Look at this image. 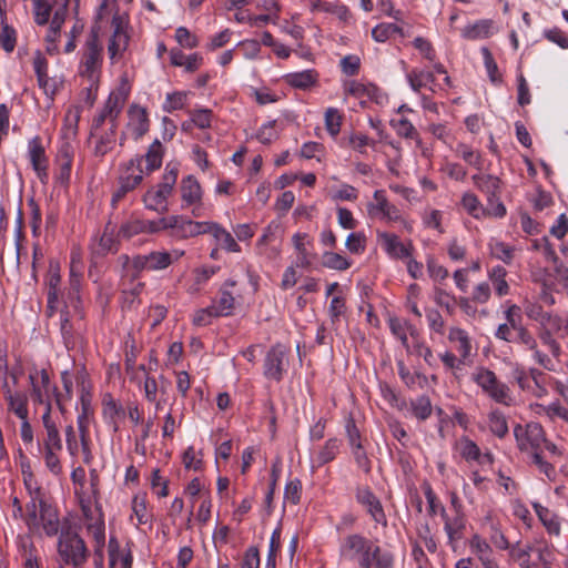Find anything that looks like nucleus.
<instances>
[{"label": "nucleus", "mask_w": 568, "mask_h": 568, "mask_svg": "<svg viewBox=\"0 0 568 568\" xmlns=\"http://www.w3.org/2000/svg\"><path fill=\"white\" fill-rule=\"evenodd\" d=\"M142 156L131 159L122 169L119 185L112 195V204L120 202L129 192L136 189L143 181Z\"/></svg>", "instance_id": "obj_6"}, {"label": "nucleus", "mask_w": 568, "mask_h": 568, "mask_svg": "<svg viewBox=\"0 0 568 568\" xmlns=\"http://www.w3.org/2000/svg\"><path fill=\"white\" fill-rule=\"evenodd\" d=\"M373 540L362 534L346 535L339 545V557L346 561L355 562L361 568V562L366 557Z\"/></svg>", "instance_id": "obj_8"}, {"label": "nucleus", "mask_w": 568, "mask_h": 568, "mask_svg": "<svg viewBox=\"0 0 568 568\" xmlns=\"http://www.w3.org/2000/svg\"><path fill=\"white\" fill-rule=\"evenodd\" d=\"M38 520L48 537H54L61 534L62 529L70 528L69 525L61 526L58 510L50 504L42 506Z\"/></svg>", "instance_id": "obj_16"}, {"label": "nucleus", "mask_w": 568, "mask_h": 568, "mask_svg": "<svg viewBox=\"0 0 568 568\" xmlns=\"http://www.w3.org/2000/svg\"><path fill=\"white\" fill-rule=\"evenodd\" d=\"M9 407L20 419L28 418L27 396L22 393L8 394Z\"/></svg>", "instance_id": "obj_41"}, {"label": "nucleus", "mask_w": 568, "mask_h": 568, "mask_svg": "<svg viewBox=\"0 0 568 568\" xmlns=\"http://www.w3.org/2000/svg\"><path fill=\"white\" fill-rule=\"evenodd\" d=\"M209 233L212 234L225 251L231 253L241 252V246L237 244L233 235L220 224L212 222Z\"/></svg>", "instance_id": "obj_25"}, {"label": "nucleus", "mask_w": 568, "mask_h": 568, "mask_svg": "<svg viewBox=\"0 0 568 568\" xmlns=\"http://www.w3.org/2000/svg\"><path fill=\"white\" fill-rule=\"evenodd\" d=\"M34 21L39 26L48 23L51 14V6L45 0H33Z\"/></svg>", "instance_id": "obj_58"}, {"label": "nucleus", "mask_w": 568, "mask_h": 568, "mask_svg": "<svg viewBox=\"0 0 568 568\" xmlns=\"http://www.w3.org/2000/svg\"><path fill=\"white\" fill-rule=\"evenodd\" d=\"M448 341L456 344V351L463 361H466L471 353V342L468 333L459 327H452L448 333Z\"/></svg>", "instance_id": "obj_26"}, {"label": "nucleus", "mask_w": 568, "mask_h": 568, "mask_svg": "<svg viewBox=\"0 0 568 568\" xmlns=\"http://www.w3.org/2000/svg\"><path fill=\"white\" fill-rule=\"evenodd\" d=\"M462 204L464 209L476 219L479 217L480 213L484 212L478 197L474 193H465L462 197Z\"/></svg>", "instance_id": "obj_57"}, {"label": "nucleus", "mask_w": 568, "mask_h": 568, "mask_svg": "<svg viewBox=\"0 0 568 568\" xmlns=\"http://www.w3.org/2000/svg\"><path fill=\"white\" fill-rule=\"evenodd\" d=\"M374 201L368 203L367 212L372 217H377L389 206V202L384 190H376L374 192Z\"/></svg>", "instance_id": "obj_46"}, {"label": "nucleus", "mask_w": 568, "mask_h": 568, "mask_svg": "<svg viewBox=\"0 0 568 568\" xmlns=\"http://www.w3.org/2000/svg\"><path fill=\"white\" fill-rule=\"evenodd\" d=\"M235 298L232 293L221 288L219 297L211 305L215 308V316H227L234 308Z\"/></svg>", "instance_id": "obj_30"}, {"label": "nucleus", "mask_w": 568, "mask_h": 568, "mask_svg": "<svg viewBox=\"0 0 568 568\" xmlns=\"http://www.w3.org/2000/svg\"><path fill=\"white\" fill-rule=\"evenodd\" d=\"M490 281L494 284V288L499 296L507 295L509 292V285L506 282L505 277L507 275V271L503 266H495L488 273Z\"/></svg>", "instance_id": "obj_36"}, {"label": "nucleus", "mask_w": 568, "mask_h": 568, "mask_svg": "<svg viewBox=\"0 0 568 568\" xmlns=\"http://www.w3.org/2000/svg\"><path fill=\"white\" fill-rule=\"evenodd\" d=\"M285 82L292 88L307 90L317 83L318 74L314 70H304L285 75Z\"/></svg>", "instance_id": "obj_24"}, {"label": "nucleus", "mask_w": 568, "mask_h": 568, "mask_svg": "<svg viewBox=\"0 0 568 568\" xmlns=\"http://www.w3.org/2000/svg\"><path fill=\"white\" fill-rule=\"evenodd\" d=\"M43 505H48L44 493L40 487H36L30 495V501L26 505L27 513L24 514L23 521L30 530L39 527V514Z\"/></svg>", "instance_id": "obj_17"}, {"label": "nucleus", "mask_w": 568, "mask_h": 568, "mask_svg": "<svg viewBox=\"0 0 568 568\" xmlns=\"http://www.w3.org/2000/svg\"><path fill=\"white\" fill-rule=\"evenodd\" d=\"M458 153L462 156V159L465 162H467L469 165H471L476 169H481L483 161H481V156L478 152H475L467 145L463 144V145H459Z\"/></svg>", "instance_id": "obj_64"}, {"label": "nucleus", "mask_w": 568, "mask_h": 568, "mask_svg": "<svg viewBox=\"0 0 568 568\" xmlns=\"http://www.w3.org/2000/svg\"><path fill=\"white\" fill-rule=\"evenodd\" d=\"M484 59V64L487 70L488 77L493 83H500L501 75L498 72L497 63L488 48L483 47L480 50Z\"/></svg>", "instance_id": "obj_49"}, {"label": "nucleus", "mask_w": 568, "mask_h": 568, "mask_svg": "<svg viewBox=\"0 0 568 568\" xmlns=\"http://www.w3.org/2000/svg\"><path fill=\"white\" fill-rule=\"evenodd\" d=\"M178 179V164L169 163L163 174L162 181L158 184L156 190L148 191L143 196L146 209L154 210L159 213L168 211L166 200L172 194L173 187Z\"/></svg>", "instance_id": "obj_2"}, {"label": "nucleus", "mask_w": 568, "mask_h": 568, "mask_svg": "<svg viewBox=\"0 0 568 568\" xmlns=\"http://www.w3.org/2000/svg\"><path fill=\"white\" fill-rule=\"evenodd\" d=\"M176 224L178 216L175 215L152 221L132 216L121 225L118 235L129 240L139 234H153L162 230L173 229Z\"/></svg>", "instance_id": "obj_3"}, {"label": "nucleus", "mask_w": 568, "mask_h": 568, "mask_svg": "<svg viewBox=\"0 0 568 568\" xmlns=\"http://www.w3.org/2000/svg\"><path fill=\"white\" fill-rule=\"evenodd\" d=\"M57 448H44V462L47 468L54 475L62 473V466L57 455Z\"/></svg>", "instance_id": "obj_62"}, {"label": "nucleus", "mask_w": 568, "mask_h": 568, "mask_svg": "<svg viewBox=\"0 0 568 568\" xmlns=\"http://www.w3.org/2000/svg\"><path fill=\"white\" fill-rule=\"evenodd\" d=\"M346 436L351 448L362 447L361 433L356 426L354 418L349 417L345 425Z\"/></svg>", "instance_id": "obj_61"}, {"label": "nucleus", "mask_w": 568, "mask_h": 568, "mask_svg": "<svg viewBox=\"0 0 568 568\" xmlns=\"http://www.w3.org/2000/svg\"><path fill=\"white\" fill-rule=\"evenodd\" d=\"M473 182L476 187L486 194L487 201L494 203L497 196L500 194L501 181L499 178L491 174H475L473 175Z\"/></svg>", "instance_id": "obj_23"}, {"label": "nucleus", "mask_w": 568, "mask_h": 568, "mask_svg": "<svg viewBox=\"0 0 568 568\" xmlns=\"http://www.w3.org/2000/svg\"><path fill=\"white\" fill-rule=\"evenodd\" d=\"M514 436L520 452L538 453L546 442L545 430L539 423H528L525 426L517 424L514 427Z\"/></svg>", "instance_id": "obj_7"}, {"label": "nucleus", "mask_w": 568, "mask_h": 568, "mask_svg": "<svg viewBox=\"0 0 568 568\" xmlns=\"http://www.w3.org/2000/svg\"><path fill=\"white\" fill-rule=\"evenodd\" d=\"M118 128L110 126L109 132L101 134L97 141L94 148L95 156H104L110 150H112L115 142V131Z\"/></svg>", "instance_id": "obj_42"}, {"label": "nucleus", "mask_w": 568, "mask_h": 568, "mask_svg": "<svg viewBox=\"0 0 568 568\" xmlns=\"http://www.w3.org/2000/svg\"><path fill=\"white\" fill-rule=\"evenodd\" d=\"M509 549V556L519 562L520 568H531L530 565V552L532 550L531 545H526L520 548L519 542L511 545Z\"/></svg>", "instance_id": "obj_45"}, {"label": "nucleus", "mask_w": 568, "mask_h": 568, "mask_svg": "<svg viewBox=\"0 0 568 568\" xmlns=\"http://www.w3.org/2000/svg\"><path fill=\"white\" fill-rule=\"evenodd\" d=\"M355 497L357 503L366 508L367 513L376 524H381L383 526L387 525L383 506L368 486L357 487Z\"/></svg>", "instance_id": "obj_11"}, {"label": "nucleus", "mask_w": 568, "mask_h": 568, "mask_svg": "<svg viewBox=\"0 0 568 568\" xmlns=\"http://www.w3.org/2000/svg\"><path fill=\"white\" fill-rule=\"evenodd\" d=\"M505 318H506V323L505 324H508L509 328L513 332H515V334L525 328V326L521 323L523 316H521L520 307L519 306H517L515 304L510 305L505 311Z\"/></svg>", "instance_id": "obj_50"}, {"label": "nucleus", "mask_w": 568, "mask_h": 568, "mask_svg": "<svg viewBox=\"0 0 568 568\" xmlns=\"http://www.w3.org/2000/svg\"><path fill=\"white\" fill-rule=\"evenodd\" d=\"M388 325L390 332L400 341L402 345L404 347H408V338L406 331L408 328H412V325H409L406 321H402L397 317H390L388 320Z\"/></svg>", "instance_id": "obj_48"}, {"label": "nucleus", "mask_w": 568, "mask_h": 568, "mask_svg": "<svg viewBox=\"0 0 568 568\" xmlns=\"http://www.w3.org/2000/svg\"><path fill=\"white\" fill-rule=\"evenodd\" d=\"M180 195L182 200V207L193 206V215L197 217L201 216L203 191L201 184L193 175H187L182 180L180 185Z\"/></svg>", "instance_id": "obj_10"}, {"label": "nucleus", "mask_w": 568, "mask_h": 568, "mask_svg": "<svg viewBox=\"0 0 568 568\" xmlns=\"http://www.w3.org/2000/svg\"><path fill=\"white\" fill-rule=\"evenodd\" d=\"M203 64V57L195 52L189 55L180 54V67H183L186 72H194Z\"/></svg>", "instance_id": "obj_63"}, {"label": "nucleus", "mask_w": 568, "mask_h": 568, "mask_svg": "<svg viewBox=\"0 0 568 568\" xmlns=\"http://www.w3.org/2000/svg\"><path fill=\"white\" fill-rule=\"evenodd\" d=\"M488 426L490 432L499 438H504L508 434L507 419L498 409H494L489 413Z\"/></svg>", "instance_id": "obj_34"}, {"label": "nucleus", "mask_w": 568, "mask_h": 568, "mask_svg": "<svg viewBox=\"0 0 568 568\" xmlns=\"http://www.w3.org/2000/svg\"><path fill=\"white\" fill-rule=\"evenodd\" d=\"M390 125L395 129L399 136L406 139H417L418 132L415 126L405 118L399 120H392Z\"/></svg>", "instance_id": "obj_52"}, {"label": "nucleus", "mask_w": 568, "mask_h": 568, "mask_svg": "<svg viewBox=\"0 0 568 568\" xmlns=\"http://www.w3.org/2000/svg\"><path fill=\"white\" fill-rule=\"evenodd\" d=\"M395 555L386 549H383L376 542H372L366 557L361 562V568H394Z\"/></svg>", "instance_id": "obj_13"}, {"label": "nucleus", "mask_w": 568, "mask_h": 568, "mask_svg": "<svg viewBox=\"0 0 568 568\" xmlns=\"http://www.w3.org/2000/svg\"><path fill=\"white\" fill-rule=\"evenodd\" d=\"M379 242L387 254L394 258H406L412 254V245H405L399 237L393 233H378Z\"/></svg>", "instance_id": "obj_20"}, {"label": "nucleus", "mask_w": 568, "mask_h": 568, "mask_svg": "<svg viewBox=\"0 0 568 568\" xmlns=\"http://www.w3.org/2000/svg\"><path fill=\"white\" fill-rule=\"evenodd\" d=\"M406 78L410 88L415 92H419L422 88L435 82V75L433 72L416 69L408 72Z\"/></svg>", "instance_id": "obj_32"}, {"label": "nucleus", "mask_w": 568, "mask_h": 568, "mask_svg": "<svg viewBox=\"0 0 568 568\" xmlns=\"http://www.w3.org/2000/svg\"><path fill=\"white\" fill-rule=\"evenodd\" d=\"M394 33L403 36V29L394 23H379L372 30V37L377 42L387 41Z\"/></svg>", "instance_id": "obj_43"}, {"label": "nucleus", "mask_w": 568, "mask_h": 568, "mask_svg": "<svg viewBox=\"0 0 568 568\" xmlns=\"http://www.w3.org/2000/svg\"><path fill=\"white\" fill-rule=\"evenodd\" d=\"M58 554L63 564L79 568L85 564L89 551L84 540L71 528H68L61 530Z\"/></svg>", "instance_id": "obj_1"}, {"label": "nucleus", "mask_w": 568, "mask_h": 568, "mask_svg": "<svg viewBox=\"0 0 568 568\" xmlns=\"http://www.w3.org/2000/svg\"><path fill=\"white\" fill-rule=\"evenodd\" d=\"M28 206L30 207V226L33 236L40 235V226L42 222V214L40 205L33 196L28 199Z\"/></svg>", "instance_id": "obj_51"}, {"label": "nucleus", "mask_w": 568, "mask_h": 568, "mask_svg": "<svg viewBox=\"0 0 568 568\" xmlns=\"http://www.w3.org/2000/svg\"><path fill=\"white\" fill-rule=\"evenodd\" d=\"M529 317H532L544 326L549 325L551 329L558 331L561 328L562 321L559 316H555L548 312H544L541 307H538V316H534L532 313H528Z\"/></svg>", "instance_id": "obj_56"}, {"label": "nucleus", "mask_w": 568, "mask_h": 568, "mask_svg": "<svg viewBox=\"0 0 568 568\" xmlns=\"http://www.w3.org/2000/svg\"><path fill=\"white\" fill-rule=\"evenodd\" d=\"M322 264L327 268L337 271H345L351 266L349 261L345 256L335 252H325L322 256Z\"/></svg>", "instance_id": "obj_40"}, {"label": "nucleus", "mask_w": 568, "mask_h": 568, "mask_svg": "<svg viewBox=\"0 0 568 568\" xmlns=\"http://www.w3.org/2000/svg\"><path fill=\"white\" fill-rule=\"evenodd\" d=\"M191 122L199 129H207L211 126L212 111L210 109H197L190 111Z\"/></svg>", "instance_id": "obj_55"}, {"label": "nucleus", "mask_w": 568, "mask_h": 568, "mask_svg": "<svg viewBox=\"0 0 568 568\" xmlns=\"http://www.w3.org/2000/svg\"><path fill=\"white\" fill-rule=\"evenodd\" d=\"M466 527L464 514H455L452 519H447L444 525V530L447 534L449 545L454 546L456 541L463 538V532Z\"/></svg>", "instance_id": "obj_27"}, {"label": "nucleus", "mask_w": 568, "mask_h": 568, "mask_svg": "<svg viewBox=\"0 0 568 568\" xmlns=\"http://www.w3.org/2000/svg\"><path fill=\"white\" fill-rule=\"evenodd\" d=\"M29 156L33 170L37 172L39 179L43 181L48 178V160L44 154V148L41 144V139L34 136L29 141Z\"/></svg>", "instance_id": "obj_21"}, {"label": "nucleus", "mask_w": 568, "mask_h": 568, "mask_svg": "<svg viewBox=\"0 0 568 568\" xmlns=\"http://www.w3.org/2000/svg\"><path fill=\"white\" fill-rule=\"evenodd\" d=\"M302 495V483L300 479L295 478L288 481L284 489V498L290 501L292 505H297L301 500Z\"/></svg>", "instance_id": "obj_59"}, {"label": "nucleus", "mask_w": 568, "mask_h": 568, "mask_svg": "<svg viewBox=\"0 0 568 568\" xmlns=\"http://www.w3.org/2000/svg\"><path fill=\"white\" fill-rule=\"evenodd\" d=\"M85 373H81L77 376V383L81 387V413L77 418L79 433L89 432L90 417L93 415V408L91 406V394L85 386Z\"/></svg>", "instance_id": "obj_14"}, {"label": "nucleus", "mask_w": 568, "mask_h": 568, "mask_svg": "<svg viewBox=\"0 0 568 568\" xmlns=\"http://www.w3.org/2000/svg\"><path fill=\"white\" fill-rule=\"evenodd\" d=\"M475 383L496 403L510 406L513 398L509 387L499 382L496 374L488 368H480L474 374Z\"/></svg>", "instance_id": "obj_5"}, {"label": "nucleus", "mask_w": 568, "mask_h": 568, "mask_svg": "<svg viewBox=\"0 0 568 568\" xmlns=\"http://www.w3.org/2000/svg\"><path fill=\"white\" fill-rule=\"evenodd\" d=\"M118 245L112 233H108L105 230L99 240L98 247L95 248V253L99 255H105L109 252H116Z\"/></svg>", "instance_id": "obj_60"}, {"label": "nucleus", "mask_w": 568, "mask_h": 568, "mask_svg": "<svg viewBox=\"0 0 568 568\" xmlns=\"http://www.w3.org/2000/svg\"><path fill=\"white\" fill-rule=\"evenodd\" d=\"M459 453L467 462L479 460L481 457L478 445L468 437H462L459 443Z\"/></svg>", "instance_id": "obj_38"}, {"label": "nucleus", "mask_w": 568, "mask_h": 568, "mask_svg": "<svg viewBox=\"0 0 568 568\" xmlns=\"http://www.w3.org/2000/svg\"><path fill=\"white\" fill-rule=\"evenodd\" d=\"M102 413L104 419L112 427L113 432L119 430V423L126 416L124 406L115 400L111 394H105L102 400Z\"/></svg>", "instance_id": "obj_18"}, {"label": "nucleus", "mask_w": 568, "mask_h": 568, "mask_svg": "<svg viewBox=\"0 0 568 568\" xmlns=\"http://www.w3.org/2000/svg\"><path fill=\"white\" fill-rule=\"evenodd\" d=\"M493 22L490 20H479L471 26L463 29L462 36L466 39H484L489 37Z\"/></svg>", "instance_id": "obj_31"}, {"label": "nucleus", "mask_w": 568, "mask_h": 568, "mask_svg": "<svg viewBox=\"0 0 568 568\" xmlns=\"http://www.w3.org/2000/svg\"><path fill=\"white\" fill-rule=\"evenodd\" d=\"M375 91L376 87L373 84H364L355 80L344 83V92L357 99L372 98Z\"/></svg>", "instance_id": "obj_33"}, {"label": "nucleus", "mask_w": 568, "mask_h": 568, "mask_svg": "<svg viewBox=\"0 0 568 568\" xmlns=\"http://www.w3.org/2000/svg\"><path fill=\"white\" fill-rule=\"evenodd\" d=\"M339 452V440L337 438H329L318 453V465L323 466L335 459Z\"/></svg>", "instance_id": "obj_44"}, {"label": "nucleus", "mask_w": 568, "mask_h": 568, "mask_svg": "<svg viewBox=\"0 0 568 568\" xmlns=\"http://www.w3.org/2000/svg\"><path fill=\"white\" fill-rule=\"evenodd\" d=\"M541 343L547 346L555 358H559L561 354V347L559 343L552 336V329L545 327L539 332L538 335Z\"/></svg>", "instance_id": "obj_54"}, {"label": "nucleus", "mask_w": 568, "mask_h": 568, "mask_svg": "<svg viewBox=\"0 0 568 568\" xmlns=\"http://www.w3.org/2000/svg\"><path fill=\"white\" fill-rule=\"evenodd\" d=\"M413 415L418 420H426L433 412L430 398L427 395L418 396L410 402Z\"/></svg>", "instance_id": "obj_35"}, {"label": "nucleus", "mask_w": 568, "mask_h": 568, "mask_svg": "<svg viewBox=\"0 0 568 568\" xmlns=\"http://www.w3.org/2000/svg\"><path fill=\"white\" fill-rule=\"evenodd\" d=\"M103 61V47L99 42L98 31L92 29L83 48L80 61V75L89 80L97 79Z\"/></svg>", "instance_id": "obj_4"}, {"label": "nucleus", "mask_w": 568, "mask_h": 568, "mask_svg": "<svg viewBox=\"0 0 568 568\" xmlns=\"http://www.w3.org/2000/svg\"><path fill=\"white\" fill-rule=\"evenodd\" d=\"M288 367V351L282 344L273 345L264 361V375L266 378L281 382Z\"/></svg>", "instance_id": "obj_9"}, {"label": "nucleus", "mask_w": 568, "mask_h": 568, "mask_svg": "<svg viewBox=\"0 0 568 568\" xmlns=\"http://www.w3.org/2000/svg\"><path fill=\"white\" fill-rule=\"evenodd\" d=\"M162 144L159 140H155L149 148L145 154L146 171L152 172L159 169L162 164Z\"/></svg>", "instance_id": "obj_39"}, {"label": "nucleus", "mask_w": 568, "mask_h": 568, "mask_svg": "<svg viewBox=\"0 0 568 568\" xmlns=\"http://www.w3.org/2000/svg\"><path fill=\"white\" fill-rule=\"evenodd\" d=\"M128 94V90L124 87H121L118 90L112 91L105 101L102 111L105 112V114H109V122L113 128H118V118L124 106Z\"/></svg>", "instance_id": "obj_19"}, {"label": "nucleus", "mask_w": 568, "mask_h": 568, "mask_svg": "<svg viewBox=\"0 0 568 568\" xmlns=\"http://www.w3.org/2000/svg\"><path fill=\"white\" fill-rule=\"evenodd\" d=\"M343 116L335 108H328L325 112V128L332 136H336L342 126Z\"/></svg>", "instance_id": "obj_47"}, {"label": "nucleus", "mask_w": 568, "mask_h": 568, "mask_svg": "<svg viewBox=\"0 0 568 568\" xmlns=\"http://www.w3.org/2000/svg\"><path fill=\"white\" fill-rule=\"evenodd\" d=\"M282 236L281 224L272 221L265 229L262 236L258 239L256 246L260 253L270 258H275L280 254V248L273 245Z\"/></svg>", "instance_id": "obj_12"}, {"label": "nucleus", "mask_w": 568, "mask_h": 568, "mask_svg": "<svg viewBox=\"0 0 568 568\" xmlns=\"http://www.w3.org/2000/svg\"><path fill=\"white\" fill-rule=\"evenodd\" d=\"M149 270L159 271L166 268L172 263L171 254L168 252H151L148 254Z\"/></svg>", "instance_id": "obj_53"}, {"label": "nucleus", "mask_w": 568, "mask_h": 568, "mask_svg": "<svg viewBox=\"0 0 568 568\" xmlns=\"http://www.w3.org/2000/svg\"><path fill=\"white\" fill-rule=\"evenodd\" d=\"M52 405L48 400L45 403V410L42 415V424L44 427V435L42 438L43 448H57L58 450L62 449V440L60 436V432L55 422L51 416Z\"/></svg>", "instance_id": "obj_15"}, {"label": "nucleus", "mask_w": 568, "mask_h": 568, "mask_svg": "<svg viewBox=\"0 0 568 568\" xmlns=\"http://www.w3.org/2000/svg\"><path fill=\"white\" fill-rule=\"evenodd\" d=\"M534 508L539 519L546 527L547 531L551 535L558 536L560 534V523L558 520V517L555 514H552L548 508L539 504H534Z\"/></svg>", "instance_id": "obj_28"}, {"label": "nucleus", "mask_w": 568, "mask_h": 568, "mask_svg": "<svg viewBox=\"0 0 568 568\" xmlns=\"http://www.w3.org/2000/svg\"><path fill=\"white\" fill-rule=\"evenodd\" d=\"M128 129L132 132L135 140L142 138L149 131V118L146 110L133 104L128 111Z\"/></svg>", "instance_id": "obj_22"}, {"label": "nucleus", "mask_w": 568, "mask_h": 568, "mask_svg": "<svg viewBox=\"0 0 568 568\" xmlns=\"http://www.w3.org/2000/svg\"><path fill=\"white\" fill-rule=\"evenodd\" d=\"M212 222H193L180 216V237L209 233Z\"/></svg>", "instance_id": "obj_29"}, {"label": "nucleus", "mask_w": 568, "mask_h": 568, "mask_svg": "<svg viewBox=\"0 0 568 568\" xmlns=\"http://www.w3.org/2000/svg\"><path fill=\"white\" fill-rule=\"evenodd\" d=\"M488 534L490 542L498 549L506 550L510 548V544L504 532L501 531L499 525L491 519L487 520Z\"/></svg>", "instance_id": "obj_37"}]
</instances>
